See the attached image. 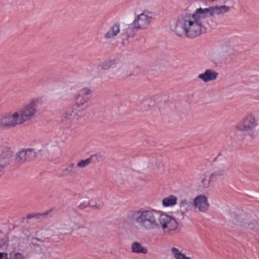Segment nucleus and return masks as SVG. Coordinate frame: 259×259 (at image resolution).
I'll return each mask as SVG.
<instances>
[{
	"instance_id": "cd10ccee",
	"label": "nucleus",
	"mask_w": 259,
	"mask_h": 259,
	"mask_svg": "<svg viewBox=\"0 0 259 259\" xmlns=\"http://www.w3.org/2000/svg\"><path fill=\"white\" fill-rule=\"evenodd\" d=\"M33 214H28V215H27V219H31V218H33Z\"/></svg>"
},
{
	"instance_id": "f03ea898",
	"label": "nucleus",
	"mask_w": 259,
	"mask_h": 259,
	"mask_svg": "<svg viewBox=\"0 0 259 259\" xmlns=\"http://www.w3.org/2000/svg\"><path fill=\"white\" fill-rule=\"evenodd\" d=\"M158 214L159 210L154 209L139 210L134 212L132 219L141 228L152 230L159 228Z\"/></svg>"
},
{
	"instance_id": "bb28decb",
	"label": "nucleus",
	"mask_w": 259,
	"mask_h": 259,
	"mask_svg": "<svg viewBox=\"0 0 259 259\" xmlns=\"http://www.w3.org/2000/svg\"><path fill=\"white\" fill-rule=\"evenodd\" d=\"M7 244L6 242V241L3 242L2 243H0V248L3 247H6L7 246Z\"/></svg>"
},
{
	"instance_id": "412c9836",
	"label": "nucleus",
	"mask_w": 259,
	"mask_h": 259,
	"mask_svg": "<svg viewBox=\"0 0 259 259\" xmlns=\"http://www.w3.org/2000/svg\"><path fill=\"white\" fill-rule=\"evenodd\" d=\"M74 98L75 100V104L77 107H80L84 105L87 102V99L82 96L79 93H76L74 95Z\"/></svg>"
},
{
	"instance_id": "a211bd4d",
	"label": "nucleus",
	"mask_w": 259,
	"mask_h": 259,
	"mask_svg": "<svg viewBox=\"0 0 259 259\" xmlns=\"http://www.w3.org/2000/svg\"><path fill=\"white\" fill-rule=\"evenodd\" d=\"M131 249L133 252L138 254H146L148 252L147 249L145 247L137 242H135L132 244Z\"/></svg>"
},
{
	"instance_id": "0eeeda50",
	"label": "nucleus",
	"mask_w": 259,
	"mask_h": 259,
	"mask_svg": "<svg viewBox=\"0 0 259 259\" xmlns=\"http://www.w3.org/2000/svg\"><path fill=\"white\" fill-rule=\"evenodd\" d=\"M21 124L22 123L16 111L13 113H6L0 117L1 127L11 128Z\"/></svg>"
},
{
	"instance_id": "9b49d317",
	"label": "nucleus",
	"mask_w": 259,
	"mask_h": 259,
	"mask_svg": "<svg viewBox=\"0 0 259 259\" xmlns=\"http://www.w3.org/2000/svg\"><path fill=\"white\" fill-rule=\"evenodd\" d=\"M226 171L225 168L222 170L215 171L211 176L208 178L207 175L204 174L200 177V181L202 185L205 188H208L210 186V181L213 179L214 177H220L223 176Z\"/></svg>"
},
{
	"instance_id": "5701e85b",
	"label": "nucleus",
	"mask_w": 259,
	"mask_h": 259,
	"mask_svg": "<svg viewBox=\"0 0 259 259\" xmlns=\"http://www.w3.org/2000/svg\"><path fill=\"white\" fill-rule=\"evenodd\" d=\"M80 92L84 95H89L91 94V91L89 88H84L80 90Z\"/></svg>"
},
{
	"instance_id": "2eb2a0df",
	"label": "nucleus",
	"mask_w": 259,
	"mask_h": 259,
	"mask_svg": "<svg viewBox=\"0 0 259 259\" xmlns=\"http://www.w3.org/2000/svg\"><path fill=\"white\" fill-rule=\"evenodd\" d=\"M179 205L183 214L191 210L193 206L191 201L185 198L180 199Z\"/></svg>"
},
{
	"instance_id": "a878e982",
	"label": "nucleus",
	"mask_w": 259,
	"mask_h": 259,
	"mask_svg": "<svg viewBox=\"0 0 259 259\" xmlns=\"http://www.w3.org/2000/svg\"><path fill=\"white\" fill-rule=\"evenodd\" d=\"M7 252H0V259H9Z\"/></svg>"
},
{
	"instance_id": "9d476101",
	"label": "nucleus",
	"mask_w": 259,
	"mask_h": 259,
	"mask_svg": "<svg viewBox=\"0 0 259 259\" xmlns=\"http://www.w3.org/2000/svg\"><path fill=\"white\" fill-rule=\"evenodd\" d=\"M36 156L33 149H23L16 154V159L21 161H28L34 159Z\"/></svg>"
},
{
	"instance_id": "393cba45",
	"label": "nucleus",
	"mask_w": 259,
	"mask_h": 259,
	"mask_svg": "<svg viewBox=\"0 0 259 259\" xmlns=\"http://www.w3.org/2000/svg\"><path fill=\"white\" fill-rule=\"evenodd\" d=\"M23 255L19 252L15 253L12 259H23Z\"/></svg>"
},
{
	"instance_id": "f8f14e48",
	"label": "nucleus",
	"mask_w": 259,
	"mask_h": 259,
	"mask_svg": "<svg viewBox=\"0 0 259 259\" xmlns=\"http://www.w3.org/2000/svg\"><path fill=\"white\" fill-rule=\"evenodd\" d=\"M218 75V73L215 70L208 69L204 73L199 74L198 78L204 82H208L215 80Z\"/></svg>"
},
{
	"instance_id": "7ed1b4c3",
	"label": "nucleus",
	"mask_w": 259,
	"mask_h": 259,
	"mask_svg": "<svg viewBox=\"0 0 259 259\" xmlns=\"http://www.w3.org/2000/svg\"><path fill=\"white\" fill-rule=\"evenodd\" d=\"M42 97H37L31 99L23 107L16 111L22 124L33 118L37 112V106L42 104Z\"/></svg>"
},
{
	"instance_id": "ddd939ff",
	"label": "nucleus",
	"mask_w": 259,
	"mask_h": 259,
	"mask_svg": "<svg viewBox=\"0 0 259 259\" xmlns=\"http://www.w3.org/2000/svg\"><path fill=\"white\" fill-rule=\"evenodd\" d=\"M61 171L63 175L68 176H75L78 175L79 172L77 164L73 162L69 163L65 168H62Z\"/></svg>"
},
{
	"instance_id": "39448f33",
	"label": "nucleus",
	"mask_w": 259,
	"mask_h": 259,
	"mask_svg": "<svg viewBox=\"0 0 259 259\" xmlns=\"http://www.w3.org/2000/svg\"><path fill=\"white\" fill-rule=\"evenodd\" d=\"M158 215H159L157 218L159 228L161 227L164 232H170L177 229L178 222L173 217L161 211H159Z\"/></svg>"
},
{
	"instance_id": "f257e3e1",
	"label": "nucleus",
	"mask_w": 259,
	"mask_h": 259,
	"mask_svg": "<svg viewBox=\"0 0 259 259\" xmlns=\"http://www.w3.org/2000/svg\"><path fill=\"white\" fill-rule=\"evenodd\" d=\"M229 10V7L225 5L197 8L192 14L182 15L178 17L175 32L179 36L184 34L188 37H196L204 30L208 18L223 14Z\"/></svg>"
},
{
	"instance_id": "4468645a",
	"label": "nucleus",
	"mask_w": 259,
	"mask_h": 259,
	"mask_svg": "<svg viewBox=\"0 0 259 259\" xmlns=\"http://www.w3.org/2000/svg\"><path fill=\"white\" fill-rule=\"evenodd\" d=\"M120 24L118 23H114L111 26L109 30L105 34L104 38L106 39H110L117 36L120 32Z\"/></svg>"
},
{
	"instance_id": "f3484780",
	"label": "nucleus",
	"mask_w": 259,
	"mask_h": 259,
	"mask_svg": "<svg viewBox=\"0 0 259 259\" xmlns=\"http://www.w3.org/2000/svg\"><path fill=\"white\" fill-rule=\"evenodd\" d=\"M81 116V115H79V113H77L76 111L74 110H68L65 114L62 121L70 122L74 119H79V117Z\"/></svg>"
},
{
	"instance_id": "6ab92c4d",
	"label": "nucleus",
	"mask_w": 259,
	"mask_h": 259,
	"mask_svg": "<svg viewBox=\"0 0 259 259\" xmlns=\"http://www.w3.org/2000/svg\"><path fill=\"white\" fill-rule=\"evenodd\" d=\"M170 252L172 256L175 259H191L183 253L182 251L176 247H172L170 249Z\"/></svg>"
},
{
	"instance_id": "1a4fd4ad",
	"label": "nucleus",
	"mask_w": 259,
	"mask_h": 259,
	"mask_svg": "<svg viewBox=\"0 0 259 259\" xmlns=\"http://www.w3.org/2000/svg\"><path fill=\"white\" fill-rule=\"evenodd\" d=\"M193 205L195 208L202 212H206L209 206L208 199L204 195L197 196L193 201Z\"/></svg>"
},
{
	"instance_id": "c756f323",
	"label": "nucleus",
	"mask_w": 259,
	"mask_h": 259,
	"mask_svg": "<svg viewBox=\"0 0 259 259\" xmlns=\"http://www.w3.org/2000/svg\"><path fill=\"white\" fill-rule=\"evenodd\" d=\"M93 208H97V206L96 205H93L92 206Z\"/></svg>"
},
{
	"instance_id": "aec40b11",
	"label": "nucleus",
	"mask_w": 259,
	"mask_h": 259,
	"mask_svg": "<svg viewBox=\"0 0 259 259\" xmlns=\"http://www.w3.org/2000/svg\"><path fill=\"white\" fill-rule=\"evenodd\" d=\"M98 156V154H94L91 155L90 157L88 158L81 160L80 161H78V163H77L78 169H79V168H83L88 166L91 163L92 159L94 158H96L97 159Z\"/></svg>"
},
{
	"instance_id": "6e6552de",
	"label": "nucleus",
	"mask_w": 259,
	"mask_h": 259,
	"mask_svg": "<svg viewBox=\"0 0 259 259\" xmlns=\"http://www.w3.org/2000/svg\"><path fill=\"white\" fill-rule=\"evenodd\" d=\"M257 125V121L254 116L248 113L244 117L242 122L237 124L236 128L241 131H249L254 130Z\"/></svg>"
},
{
	"instance_id": "423d86ee",
	"label": "nucleus",
	"mask_w": 259,
	"mask_h": 259,
	"mask_svg": "<svg viewBox=\"0 0 259 259\" xmlns=\"http://www.w3.org/2000/svg\"><path fill=\"white\" fill-rule=\"evenodd\" d=\"M152 14L144 12L136 16L133 23L128 25V29L134 31L135 29H145L148 28L151 23Z\"/></svg>"
},
{
	"instance_id": "c85d7f7f",
	"label": "nucleus",
	"mask_w": 259,
	"mask_h": 259,
	"mask_svg": "<svg viewBox=\"0 0 259 259\" xmlns=\"http://www.w3.org/2000/svg\"><path fill=\"white\" fill-rule=\"evenodd\" d=\"M81 227H84V226L83 225H80L79 226H78V227H76V228H81Z\"/></svg>"
},
{
	"instance_id": "b1692460",
	"label": "nucleus",
	"mask_w": 259,
	"mask_h": 259,
	"mask_svg": "<svg viewBox=\"0 0 259 259\" xmlns=\"http://www.w3.org/2000/svg\"><path fill=\"white\" fill-rule=\"evenodd\" d=\"M152 163L153 165H155L157 168H160L162 165V163L160 161H158L157 159H154L152 161Z\"/></svg>"
},
{
	"instance_id": "dca6fc26",
	"label": "nucleus",
	"mask_w": 259,
	"mask_h": 259,
	"mask_svg": "<svg viewBox=\"0 0 259 259\" xmlns=\"http://www.w3.org/2000/svg\"><path fill=\"white\" fill-rule=\"evenodd\" d=\"M177 197L175 195H170L162 199V204L164 207H173L177 203Z\"/></svg>"
},
{
	"instance_id": "4be33fe9",
	"label": "nucleus",
	"mask_w": 259,
	"mask_h": 259,
	"mask_svg": "<svg viewBox=\"0 0 259 259\" xmlns=\"http://www.w3.org/2000/svg\"><path fill=\"white\" fill-rule=\"evenodd\" d=\"M115 60H106L102 62L101 65L102 69L107 70L115 64Z\"/></svg>"
},
{
	"instance_id": "20e7f679",
	"label": "nucleus",
	"mask_w": 259,
	"mask_h": 259,
	"mask_svg": "<svg viewBox=\"0 0 259 259\" xmlns=\"http://www.w3.org/2000/svg\"><path fill=\"white\" fill-rule=\"evenodd\" d=\"M231 48H215L209 51L207 54L208 59L217 66L227 63L232 56Z\"/></svg>"
}]
</instances>
